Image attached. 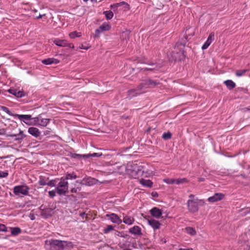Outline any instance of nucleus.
Returning <instances> with one entry per match:
<instances>
[{"mask_svg":"<svg viewBox=\"0 0 250 250\" xmlns=\"http://www.w3.org/2000/svg\"><path fill=\"white\" fill-rule=\"evenodd\" d=\"M164 181L165 182H166V183L170 184V183L172 182V180L169 179H165L164 180Z\"/></svg>","mask_w":250,"mask_h":250,"instance_id":"nucleus-49","label":"nucleus"},{"mask_svg":"<svg viewBox=\"0 0 250 250\" xmlns=\"http://www.w3.org/2000/svg\"><path fill=\"white\" fill-rule=\"evenodd\" d=\"M50 131L49 130H46L44 132V135H48L50 134Z\"/></svg>","mask_w":250,"mask_h":250,"instance_id":"nucleus-54","label":"nucleus"},{"mask_svg":"<svg viewBox=\"0 0 250 250\" xmlns=\"http://www.w3.org/2000/svg\"><path fill=\"white\" fill-rule=\"evenodd\" d=\"M48 180V177L41 175L39 177V180L38 181V183L39 185L41 186H45L47 185Z\"/></svg>","mask_w":250,"mask_h":250,"instance_id":"nucleus-23","label":"nucleus"},{"mask_svg":"<svg viewBox=\"0 0 250 250\" xmlns=\"http://www.w3.org/2000/svg\"><path fill=\"white\" fill-rule=\"evenodd\" d=\"M199 181H203L204 178H199Z\"/></svg>","mask_w":250,"mask_h":250,"instance_id":"nucleus-59","label":"nucleus"},{"mask_svg":"<svg viewBox=\"0 0 250 250\" xmlns=\"http://www.w3.org/2000/svg\"><path fill=\"white\" fill-rule=\"evenodd\" d=\"M131 250V249H124V250Z\"/></svg>","mask_w":250,"mask_h":250,"instance_id":"nucleus-63","label":"nucleus"},{"mask_svg":"<svg viewBox=\"0 0 250 250\" xmlns=\"http://www.w3.org/2000/svg\"><path fill=\"white\" fill-rule=\"evenodd\" d=\"M91 1L93 2H96L97 1V0H91Z\"/></svg>","mask_w":250,"mask_h":250,"instance_id":"nucleus-61","label":"nucleus"},{"mask_svg":"<svg viewBox=\"0 0 250 250\" xmlns=\"http://www.w3.org/2000/svg\"><path fill=\"white\" fill-rule=\"evenodd\" d=\"M121 6H124L125 10H127L129 9V4L125 1H122V2H120L119 3H114V4H113V7L117 6L118 7H120Z\"/></svg>","mask_w":250,"mask_h":250,"instance_id":"nucleus-26","label":"nucleus"},{"mask_svg":"<svg viewBox=\"0 0 250 250\" xmlns=\"http://www.w3.org/2000/svg\"><path fill=\"white\" fill-rule=\"evenodd\" d=\"M8 176V173L7 171H0V178H5Z\"/></svg>","mask_w":250,"mask_h":250,"instance_id":"nucleus-42","label":"nucleus"},{"mask_svg":"<svg viewBox=\"0 0 250 250\" xmlns=\"http://www.w3.org/2000/svg\"><path fill=\"white\" fill-rule=\"evenodd\" d=\"M51 210L49 208L42 209L41 211V215L44 218H47L51 216Z\"/></svg>","mask_w":250,"mask_h":250,"instance_id":"nucleus-22","label":"nucleus"},{"mask_svg":"<svg viewBox=\"0 0 250 250\" xmlns=\"http://www.w3.org/2000/svg\"><path fill=\"white\" fill-rule=\"evenodd\" d=\"M96 179L90 177L83 179L82 183L88 186H92L96 183Z\"/></svg>","mask_w":250,"mask_h":250,"instance_id":"nucleus-17","label":"nucleus"},{"mask_svg":"<svg viewBox=\"0 0 250 250\" xmlns=\"http://www.w3.org/2000/svg\"><path fill=\"white\" fill-rule=\"evenodd\" d=\"M71 192H76V190L75 188H73L71 190Z\"/></svg>","mask_w":250,"mask_h":250,"instance_id":"nucleus-58","label":"nucleus"},{"mask_svg":"<svg viewBox=\"0 0 250 250\" xmlns=\"http://www.w3.org/2000/svg\"><path fill=\"white\" fill-rule=\"evenodd\" d=\"M11 232L13 235H17L21 233V231L20 228H10Z\"/></svg>","mask_w":250,"mask_h":250,"instance_id":"nucleus-29","label":"nucleus"},{"mask_svg":"<svg viewBox=\"0 0 250 250\" xmlns=\"http://www.w3.org/2000/svg\"><path fill=\"white\" fill-rule=\"evenodd\" d=\"M189 198H190V199H195L194 198V195H193V194H190L189 195Z\"/></svg>","mask_w":250,"mask_h":250,"instance_id":"nucleus-55","label":"nucleus"},{"mask_svg":"<svg viewBox=\"0 0 250 250\" xmlns=\"http://www.w3.org/2000/svg\"><path fill=\"white\" fill-rule=\"evenodd\" d=\"M0 231H7V227L5 226V225L2 224H0Z\"/></svg>","mask_w":250,"mask_h":250,"instance_id":"nucleus-43","label":"nucleus"},{"mask_svg":"<svg viewBox=\"0 0 250 250\" xmlns=\"http://www.w3.org/2000/svg\"><path fill=\"white\" fill-rule=\"evenodd\" d=\"M148 224L154 230L160 229L161 225V223L157 220L153 218L147 219Z\"/></svg>","mask_w":250,"mask_h":250,"instance_id":"nucleus-11","label":"nucleus"},{"mask_svg":"<svg viewBox=\"0 0 250 250\" xmlns=\"http://www.w3.org/2000/svg\"><path fill=\"white\" fill-rule=\"evenodd\" d=\"M101 155L98 153H93L92 154H84V155H77L78 157H83V158H88L90 157H99Z\"/></svg>","mask_w":250,"mask_h":250,"instance_id":"nucleus-25","label":"nucleus"},{"mask_svg":"<svg viewBox=\"0 0 250 250\" xmlns=\"http://www.w3.org/2000/svg\"><path fill=\"white\" fill-rule=\"evenodd\" d=\"M28 133L35 138H38L41 134L39 129L35 127H30L28 129Z\"/></svg>","mask_w":250,"mask_h":250,"instance_id":"nucleus-16","label":"nucleus"},{"mask_svg":"<svg viewBox=\"0 0 250 250\" xmlns=\"http://www.w3.org/2000/svg\"><path fill=\"white\" fill-rule=\"evenodd\" d=\"M224 83L229 89H232L236 86L235 83L232 80H227L224 82Z\"/></svg>","mask_w":250,"mask_h":250,"instance_id":"nucleus-27","label":"nucleus"},{"mask_svg":"<svg viewBox=\"0 0 250 250\" xmlns=\"http://www.w3.org/2000/svg\"><path fill=\"white\" fill-rule=\"evenodd\" d=\"M114 227L112 225H108L106 228H104L103 232L104 233H108L110 231L114 229Z\"/></svg>","mask_w":250,"mask_h":250,"instance_id":"nucleus-35","label":"nucleus"},{"mask_svg":"<svg viewBox=\"0 0 250 250\" xmlns=\"http://www.w3.org/2000/svg\"><path fill=\"white\" fill-rule=\"evenodd\" d=\"M44 15H45V14H43V15L40 14L38 16L36 17V19H41Z\"/></svg>","mask_w":250,"mask_h":250,"instance_id":"nucleus-53","label":"nucleus"},{"mask_svg":"<svg viewBox=\"0 0 250 250\" xmlns=\"http://www.w3.org/2000/svg\"><path fill=\"white\" fill-rule=\"evenodd\" d=\"M51 248L57 250H63L66 242L59 240H52L50 242Z\"/></svg>","mask_w":250,"mask_h":250,"instance_id":"nucleus-6","label":"nucleus"},{"mask_svg":"<svg viewBox=\"0 0 250 250\" xmlns=\"http://www.w3.org/2000/svg\"><path fill=\"white\" fill-rule=\"evenodd\" d=\"M100 30L102 31H108L111 28V26L109 23L104 22L100 27Z\"/></svg>","mask_w":250,"mask_h":250,"instance_id":"nucleus-28","label":"nucleus"},{"mask_svg":"<svg viewBox=\"0 0 250 250\" xmlns=\"http://www.w3.org/2000/svg\"><path fill=\"white\" fill-rule=\"evenodd\" d=\"M243 210H245V213H248L249 212H250V208H247L244 209Z\"/></svg>","mask_w":250,"mask_h":250,"instance_id":"nucleus-51","label":"nucleus"},{"mask_svg":"<svg viewBox=\"0 0 250 250\" xmlns=\"http://www.w3.org/2000/svg\"><path fill=\"white\" fill-rule=\"evenodd\" d=\"M85 213L84 212H82L80 213V216L81 217H82L83 218H84V217L85 216Z\"/></svg>","mask_w":250,"mask_h":250,"instance_id":"nucleus-52","label":"nucleus"},{"mask_svg":"<svg viewBox=\"0 0 250 250\" xmlns=\"http://www.w3.org/2000/svg\"><path fill=\"white\" fill-rule=\"evenodd\" d=\"M122 221L127 225H131L134 223L135 219L133 217L126 215L123 217Z\"/></svg>","mask_w":250,"mask_h":250,"instance_id":"nucleus-20","label":"nucleus"},{"mask_svg":"<svg viewBox=\"0 0 250 250\" xmlns=\"http://www.w3.org/2000/svg\"><path fill=\"white\" fill-rule=\"evenodd\" d=\"M129 32L128 31H126L125 32H123L122 33L121 37L123 38H125V40L129 39Z\"/></svg>","mask_w":250,"mask_h":250,"instance_id":"nucleus-40","label":"nucleus"},{"mask_svg":"<svg viewBox=\"0 0 250 250\" xmlns=\"http://www.w3.org/2000/svg\"><path fill=\"white\" fill-rule=\"evenodd\" d=\"M102 32H103V31L100 30V28H99L98 29H96L95 30V35L94 36V38L99 37L100 35V34Z\"/></svg>","mask_w":250,"mask_h":250,"instance_id":"nucleus-44","label":"nucleus"},{"mask_svg":"<svg viewBox=\"0 0 250 250\" xmlns=\"http://www.w3.org/2000/svg\"><path fill=\"white\" fill-rule=\"evenodd\" d=\"M179 250H193V249L192 248H191V249H179Z\"/></svg>","mask_w":250,"mask_h":250,"instance_id":"nucleus-57","label":"nucleus"},{"mask_svg":"<svg viewBox=\"0 0 250 250\" xmlns=\"http://www.w3.org/2000/svg\"><path fill=\"white\" fill-rule=\"evenodd\" d=\"M54 43L57 46L61 47H68L70 48H74V46L72 43H68L65 40H60L59 39H55L54 40Z\"/></svg>","mask_w":250,"mask_h":250,"instance_id":"nucleus-7","label":"nucleus"},{"mask_svg":"<svg viewBox=\"0 0 250 250\" xmlns=\"http://www.w3.org/2000/svg\"><path fill=\"white\" fill-rule=\"evenodd\" d=\"M49 197L53 198L56 195V192L54 190L49 191L48 192Z\"/></svg>","mask_w":250,"mask_h":250,"instance_id":"nucleus-47","label":"nucleus"},{"mask_svg":"<svg viewBox=\"0 0 250 250\" xmlns=\"http://www.w3.org/2000/svg\"><path fill=\"white\" fill-rule=\"evenodd\" d=\"M126 173L132 178H137L144 175V167L136 162H130L126 166Z\"/></svg>","mask_w":250,"mask_h":250,"instance_id":"nucleus-1","label":"nucleus"},{"mask_svg":"<svg viewBox=\"0 0 250 250\" xmlns=\"http://www.w3.org/2000/svg\"><path fill=\"white\" fill-rule=\"evenodd\" d=\"M113 4H111V5H110V8H111V9H112L113 10V11L115 12V11L117 10V8H118V7H117V6H114V7H113Z\"/></svg>","mask_w":250,"mask_h":250,"instance_id":"nucleus-50","label":"nucleus"},{"mask_svg":"<svg viewBox=\"0 0 250 250\" xmlns=\"http://www.w3.org/2000/svg\"><path fill=\"white\" fill-rule=\"evenodd\" d=\"M114 235L115 236L123 238H125L127 236V235L125 234L124 231H119L117 230L115 232Z\"/></svg>","mask_w":250,"mask_h":250,"instance_id":"nucleus-34","label":"nucleus"},{"mask_svg":"<svg viewBox=\"0 0 250 250\" xmlns=\"http://www.w3.org/2000/svg\"><path fill=\"white\" fill-rule=\"evenodd\" d=\"M186 181V179H177L176 180H173V183H176L177 184H179L180 183H183L184 181Z\"/></svg>","mask_w":250,"mask_h":250,"instance_id":"nucleus-46","label":"nucleus"},{"mask_svg":"<svg viewBox=\"0 0 250 250\" xmlns=\"http://www.w3.org/2000/svg\"><path fill=\"white\" fill-rule=\"evenodd\" d=\"M214 39V33L213 32H211L209 35L208 36L207 40L204 43V44L202 46V49L203 50L206 49L208 48V47L210 45L211 43L213 42Z\"/></svg>","mask_w":250,"mask_h":250,"instance_id":"nucleus-12","label":"nucleus"},{"mask_svg":"<svg viewBox=\"0 0 250 250\" xmlns=\"http://www.w3.org/2000/svg\"><path fill=\"white\" fill-rule=\"evenodd\" d=\"M12 136H15L18 137L15 139L16 141H22L23 138L26 137V135L23 133V131L22 130H20L19 133L18 135L14 134L12 135Z\"/></svg>","mask_w":250,"mask_h":250,"instance_id":"nucleus-24","label":"nucleus"},{"mask_svg":"<svg viewBox=\"0 0 250 250\" xmlns=\"http://www.w3.org/2000/svg\"><path fill=\"white\" fill-rule=\"evenodd\" d=\"M68 182L64 178H62L56 188L57 193L59 195H65L68 191Z\"/></svg>","mask_w":250,"mask_h":250,"instance_id":"nucleus-3","label":"nucleus"},{"mask_svg":"<svg viewBox=\"0 0 250 250\" xmlns=\"http://www.w3.org/2000/svg\"><path fill=\"white\" fill-rule=\"evenodd\" d=\"M42 62L45 65H49L52 64H58L60 62V61L54 58H49L42 60Z\"/></svg>","mask_w":250,"mask_h":250,"instance_id":"nucleus-15","label":"nucleus"},{"mask_svg":"<svg viewBox=\"0 0 250 250\" xmlns=\"http://www.w3.org/2000/svg\"><path fill=\"white\" fill-rule=\"evenodd\" d=\"M17 91V89H14L13 88H10L8 90L9 93L15 96H16V95Z\"/></svg>","mask_w":250,"mask_h":250,"instance_id":"nucleus-45","label":"nucleus"},{"mask_svg":"<svg viewBox=\"0 0 250 250\" xmlns=\"http://www.w3.org/2000/svg\"><path fill=\"white\" fill-rule=\"evenodd\" d=\"M205 202L203 200L189 199L187 201L188 210L192 213L196 212L198 210V205L203 206Z\"/></svg>","mask_w":250,"mask_h":250,"instance_id":"nucleus-2","label":"nucleus"},{"mask_svg":"<svg viewBox=\"0 0 250 250\" xmlns=\"http://www.w3.org/2000/svg\"><path fill=\"white\" fill-rule=\"evenodd\" d=\"M154 69V68H151V67H150V68H145L144 70H152Z\"/></svg>","mask_w":250,"mask_h":250,"instance_id":"nucleus-56","label":"nucleus"},{"mask_svg":"<svg viewBox=\"0 0 250 250\" xmlns=\"http://www.w3.org/2000/svg\"><path fill=\"white\" fill-rule=\"evenodd\" d=\"M24 96V93L23 91L18 90L17 91L16 95L15 96L18 98H21Z\"/></svg>","mask_w":250,"mask_h":250,"instance_id":"nucleus-41","label":"nucleus"},{"mask_svg":"<svg viewBox=\"0 0 250 250\" xmlns=\"http://www.w3.org/2000/svg\"><path fill=\"white\" fill-rule=\"evenodd\" d=\"M104 14L107 20H111L114 15L113 12L110 10L104 11Z\"/></svg>","mask_w":250,"mask_h":250,"instance_id":"nucleus-31","label":"nucleus"},{"mask_svg":"<svg viewBox=\"0 0 250 250\" xmlns=\"http://www.w3.org/2000/svg\"><path fill=\"white\" fill-rule=\"evenodd\" d=\"M186 231L187 233L191 236H194L196 234L195 229L192 227H187L186 228Z\"/></svg>","mask_w":250,"mask_h":250,"instance_id":"nucleus-30","label":"nucleus"},{"mask_svg":"<svg viewBox=\"0 0 250 250\" xmlns=\"http://www.w3.org/2000/svg\"><path fill=\"white\" fill-rule=\"evenodd\" d=\"M69 36L70 38L74 39L76 37H81L82 36V35H81V33H80V32H78L77 31H74V32H70L69 34Z\"/></svg>","mask_w":250,"mask_h":250,"instance_id":"nucleus-32","label":"nucleus"},{"mask_svg":"<svg viewBox=\"0 0 250 250\" xmlns=\"http://www.w3.org/2000/svg\"><path fill=\"white\" fill-rule=\"evenodd\" d=\"M50 119L47 118H42L41 116L38 117L35 119V121L37 124L42 126H46L49 123Z\"/></svg>","mask_w":250,"mask_h":250,"instance_id":"nucleus-9","label":"nucleus"},{"mask_svg":"<svg viewBox=\"0 0 250 250\" xmlns=\"http://www.w3.org/2000/svg\"><path fill=\"white\" fill-rule=\"evenodd\" d=\"M0 110L3 111L4 112H5L9 115H12L11 111H10L9 108L6 106L0 105Z\"/></svg>","mask_w":250,"mask_h":250,"instance_id":"nucleus-38","label":"nucleus"},{"mask_svg":"<svg viewBox=\"0 0 250 250\" xmlns=\"http://www.w3.org/2000/svg\"><path fill=\"white\" fill-rule=\"evenodd\" d=\"M143 91H141L140 89H138V86L135 89H131L127 91V98L129 99L132 97L143 93Z\"/></svg>","mask_w":250,"mask_h":250,"instance_id":"nucleus-14","label":"nucleus"},{"mask_svg":"<svg viewBox=\"0 0 250 250\" xmlns=\"http://www.w3.org/2000/svg\"><path fill=\"white\" fill-rule=\"evenodd\" d=\"M77 178V176L74 174V173H68L66 174L65 178H64L66 179V181L67 180H71V179H75Z\"/></svg>","mask_w":250,"mask_h":250,"instance_id":"nucleus-33","label":"nucleus"},{"mask_svg":"<svg viewBox=\"0 0 250 250\" xmlns=\"http://www.w3.org/2000/svg\"><path fill=\"white\" fill-rule=\"evenodd\" d=\"M224 197V195L221 193H217L214 194L213 196L209 197L208 200V201L212 203L217 202L221 200Z\"/></svg>","mask_w":250,"mask_h":250,"instance_id":"nucleus-10","label":"nucleus"},{"mask_svg":"<svg viewBox=\"0 0 250 250\" xmlns=\"http://www.w3.org/2000/svg\"><path fill=\"white\" fill-rule=\"evenodd\" d=\"M83 48L84 49H87L88 48L84 47V48Z\"/></svg>","mask_w":250,"mask_h":250,"instance_id":"nucleus-64","label":"nucleus"},{"mask_svg":"<svg viewBox=\"0 0 250 250\" xmlns=\"http://www.w3.org/2000/svg\"><path fill=\"white\" fill-rule=\"evenodd\" d=\"M29 188L26 185L15 186L13 188L14 193L17 196H26L28 194Z\"/></svg>","mask_w":250,"mask_h":250,"instance_id":"nucleus-5","label":"nucleus"},{"mask_svg":"<svg viewBox=\"0 0 250 250\" xmlns=\"http://www.w3.org/2000/svg\"><path fill=\"white\" fill-rule=\"evenodd\" d=\"M248 71V70L247 69H243V70H238L236 71L235 72V75L237 76V77H241L243 75H244V74Z\"/></svg>","mask_w":250,"mask_h":250,"instance_id":"nucleus-36","label":"nucleus"},{"mask_svg":"<svg viewBox=\"0 0 250 250\" xmlns=\"http://www.w3.org/2000/svg\"><path fill=\"white\" fill-rule=\"evenodd\" d=\"M159 84V82L151 79H147L143 80L141 83L138 85V89L143 91L145 89L147 88L153 87Z\"/></svg>","mask_w":250,"mask_h":250,"instance_id":"nucleus-4","label":"nucleus"},{"mask_svg":"<svg viewBox=\"0 0 250 250\" xmlns=\"http://www.w3.org/2000/svg\"><path fill=\"white\" fill-rule=\"evenodd\" d=\"M151 195L154 197H158V194L156 191H153L151 193Z\"/></svg>","mask_w":250,"mask_h":250,"instance_id":"nucleus-48","label":"nucleus"},{"mask_svg":"<svg viewBox=\"0 0 250 250\" xmlns=\"http://www.w3.org/2000/svg\"><path fill=\"white\" fill-rule=\"evenodd\" d=\"M56 180H52L50 181H48L47 185L51 187H54L56 186Z\"/></svg>","mask_w":250,"mask_h":250,"instance_id":"nucleus-39","label":"nucleus"},{"mask_svg":"<svg viewBox=\"0 0 250 250\" xmlns=\"http://www.w3.org/2000/svg\"><path fill=\"white\" fill-rule=\"evenodd\" d=\"M140 183L145 187L151 188L153 186V182L150 180H145L141 179L140 180Z\"/></svg>","mask_w":250,"mask_h":250,"instance_id":"nucleus-21","label":"nucleus"},{"mask_svg":"<svg viewBox=\"0 0 250 250\" xmlns=\"http://www.w3.org/2000/svg\"><path fill=\"white\" fill-rule=\"evenodd\" d=\"M150 212L151 215L156 218H159L162 214L161 210L156 207L153 208Z\"/></svg>","mask_w":250,"mask_h":250,"instance_id":"nucleus-18","label":"nucleus"},{"mask_svg":"<svg viewBox=\"0 0 250 250\" xmlns=\"http://www.w3.org/2000/svg\"><path fill=\"white\" fill-rule=\"evenodd\" d=\"M149 64L150 65H155L154 63H151V64L149 63Z\"/></svg>","mask_w":250,"mask_h":250,"instance_id":"nucleus-62","label":"nucleus"},{"mask_svg":"<svg viewBox=\"0 0 250 250\" xmlns=\"http://www.w3.org/2000/svg\"><path fill=\"white\" fill-rule=\"evenodd\" d=\"M30 218H31V220H34V219H35V218H34V217L33 216V215H32V217H30Z\"/></svg>","mask_w":250,"mask_h":250,"instance_id":"nucleus-60","label":"nucleus"},{"mask_svg":"<svg viewBox=\"0 0 250 250\" xmlns=\"http://www.w3.org/2000/svg\"><path fill=\"white\" fill-rule=\"evenodd\" d=\"M106 216L108 217L110 220L114 223L120 224L122 222V220L116 214L111 213L110 214H107Z\"/></svg>","mask_w":250,"mask_h":250,"instance_id":"nucleus-13","label":"nucleus"},{"mask_svg":"<svg viewBox=\"0 0 250 250\" xmlns=\"http://www.w3.org/2000/svg\"><path fill=\"white\" fill-rule=\"evenodd\" d=\"M171 137V133L170 132H165L163 133L162 138L165 140H168L170 139Z\"/></svg>","mask_w":250,"mask_h":250,"instance_id":"nucleus-37","label":"nucleus"},{"mask_svg":"<svg viewBox=\"0 0 250 250\" xmlns=\"http://www.w3.org/2000/svg\"><path fill=\"white\" fill-rule=\"evenodd\" d=\"M128 232L135 236H142L143 235L141 228L138 226H134L128 229Z\"/></svg>","mask_w":250,"mask_h":250,"instance_id":"nucleus-8","label":"nucleus"},{"mask_svg":"<svg viewBox=\"0 0 250 250\" xmlns=\"http://www.w3.org/2000/svg\"><path fill=\"white\" fill-rule=\"evenodd\" d=\"M15 117H16L18 118L19 119L23 120V122L26 124H28L27 122H26V121L30 120L32 119L31 115H20V114H15L14 115Z\"/></svg>","mask_w":250,"mask_h":250,"instance_id":"nucleus-19","label":"nucleus"}]
</instances>
